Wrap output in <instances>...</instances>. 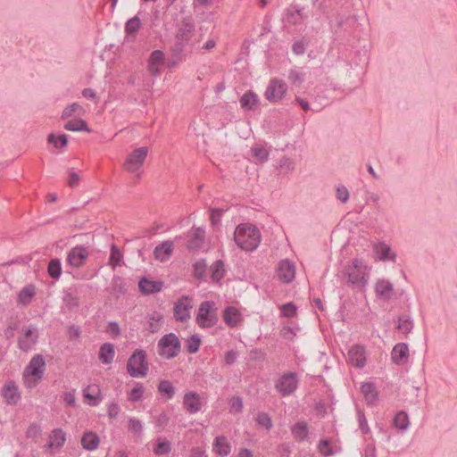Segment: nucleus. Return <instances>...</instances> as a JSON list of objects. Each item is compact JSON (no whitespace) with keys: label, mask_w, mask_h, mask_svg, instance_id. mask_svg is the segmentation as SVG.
Masks as SVG:
<instances>
[{"label":"nucleus","mask_w":457,"mask_h":457,"mask_svg":"<svg viewBox=\"0 0 457 457\" xmlns=\"http://www.w3.org/2000/svg\"><path fill=\"white\" fill-rule=\"evenodd\" d=\"M346 285L353 289L364 290L368 285L370 273L368 266L361 259H353L351 263L343 270Z\"/></svg>","instance_id":"f257e3e1"},{"label":"nucleus","mask_w":457,"mask_h":457,"mask_svg":"<svg viewBox=\"0 0 457 457\" xmlns=\"http://www.w3.org/2000/svg\"><path fill=\"white\" fill-rule=\"evenodd\" d=\"M237 245L245 251L255 250L261 242L260 230L251 224H240L234 233Z\"/></svg>","instance_id":"f03ea898"},{"label":"nucleus","mask_w":457,"mask_h":457,"mask_svg":"<svg viewBox=\"0 0 457 457\" xmlns=\"http://www.w3.org/2000/svg\"><path fill=\"white\" fill-rule=\"evenodd\" d=\"M46 361L41 354H36L30 360L23 372L24 384L28 388L36 387L43 378Z\"/></svg>","instance_id":"7ed1b4c3"},{"label":"nucleus","mask_w":457,"mask_h":457,"mask_svg":"<svg viewBox=\"0 0 457 457\" xmlns=\"http://www.w3.org/2000/svg\"><path fill=\"white\" fill-rule=\"evenodd\" d=\"M148 369L146 352L141 349L136 350L128 361V373L133 378L145 377L147 374Z\"/></svg>","instance_id":"20e7f679"},{"label":"nucleus","mask_w":457,"mask_h":457,"mask_svg":"<svg viewBox=\"0 0 457 457\" xmlns=\"http://www.w3.org/2000/svg\"><path fill=\"white\" fill-rule=\"evenodd\" d=\"M180 352V341L174 333L164 335L158 342L159 355L171 359L176 357Z\"/></svg>","instance_id":"39448f33"},{"label":"nucleus","mask_w":457,"mask_h":457,"mask_svg":"<svg viewBox=\"0 0 457 457\" xmlns=\"http://www.w3.org/2000/svg\"><path fill=\"white\" fill-rule=\"evenodd\" d=\"M214 306L215 303L211 301H204L200 304L196 315V321L200 327L212 328L216 325L218 316Z\"/></svg>","instance_id":"423d86ee"},{"label":"nucleus","mask_w":457,"mask_h":457,"mask_svg":"<svg viewBox=\"0 0 457 457\" xmlns=\"http://www.w3.org/2000/svg\"><path fill=\"white\" fill-rule=\"evenodd\" d=\"M299 379L297 374L293 371H288L278 378L275 383V389L281 396H289L296 391Z\"/></svg>","instance_id":"0eeeda50"},{"label":"nucleus","mask_w":457,"mask_h":457,"mask_svg":"<svg viewBox=\"0 0 457 457\" xmlns=\"http://www.w3.org/2000/svg\"><path fill=\"white\" fill-rule=\"evenodd\" d=\"M38 340V328L37 325L30 324L21 329L18 337V347L21 351L28 353L31 351Z\"/></svg>","instance_id":"6e6552de"},{"label":"nucleus","mask_w":457,"mask_h":457,"mask_svg":"<svg viewBox=\"0 0 457 457\" xmlns=\"http://www.w3.org/2000/svg\"><path fill=\"white\" fill-rule=\"evenodd\" d=\"M148 154V148L142 146L132 151L124 162V169L129 172H136L144 164Z\"/></svg>","instance_id":"1a4fd4ad"},{"label":"nucleus","mask_w":457,"mask_h":457,"mask_svg":"<svg viewBox=\"0 0 457 457\" xmlns=\"http://www.w3.org/2000/svg\"><path fill=\"white\" fill-rule=\"evenodd\" d=\"M287 91V84L283 80L275 78L270 80L264 96L269 102L277 103L284 97Z\"/></svg>","instance_id":"9d476101"},{"label":"nucleus","mask_w":457,"mask_h":457,"mask_svg":"<svg viewBox=\"0 0 457 457\" xmlns=\"http://www.w3.org/2000/svg\"><path fill=\"white\" fill-rule=\"evenodd\" d=\"M193 308L192 299L188 296H182L174 304V317L177 320L185 322L190 318V310Z\"/></svg>","instance_id":"9b49d317"},{"label":"nucleus","mask_w":457,"mask_h":457,"mask_svg":"<svg viewBox=\"0 0 457 457\" xmlns=\"http://www.w3.org/2000/svg\"><path fill=\"white\" fill-rule=\"evenodd\" d=\"M277 276L283 283H291L295 277V262L288 259L281 260L277 268Z\"/></svg>","instance_id":"f8f14e48"},{"label":"nucleus","mask_w":457,"mask_h":457,"mask_svg":"<svg viewBox=\"0 0 457 457\" xmlns=\"http://www.w3.org/2000/svg\"><path fill=\"white\" fill-rule=\"evenodd\" d=\"M89 253L87 249L82 245H76L67 255L66 262L74 268L81 267L87 259Z\"/></svg>","instance_id":"ddd939ff"},{"label":"nucleus","mask_w":457,"mask_h":457,"mask_svg":"<svg viewBox=\"0 0 457 457\" xmlns=\"http://www.w3.org/2000/svg\"><path fill=\"white\" fill-rule=\"evenodd\" d=\"M183 407L189 414H195L203 408L200 395L194 391L186 393L183 396Z\"/></svg>","instance_id":"4468645a"},{"label":"nucleus","mask_w":457,"mask_h":457,"mask_svg":"<svg viewBox=\"0 0 457 457\" xmlns=\"http://www.w3.org/2000/svg\"><path fill=\"white\" fill-rule=\"evenodd\" d=\"M349 362L357 368H363L366 364V352L362 345H355L348 351Z\"/></svg>","instance_id":"2eb2a0df"},{"label":"nucleus","mask_w":457,"mask_h":457,"mask_svg":"<svg viewBox=\"0 0 457 457\" xmlns=\"http://www.w3.org/2000/svg\"><path fill=\"white\" fill-rule=\"evenodd\" d=\"M194 30L195 24L192 19L189 17L184 18L176 35L177 40L188 42Z\"/></svg>","instance_id":"dca6fc26"},{"label":"nucleus","mask_w":457,"mask_h":457,"mask_svg":"<svg viewBox=\"0 0 457 457\" xmlns=\"http://www.w3.org/2000/svg\"><path fill=\"white\" fill-rule=\"evenodd\" d=\"M375 293L379 299L389 300L394 295L393 284L386 279H378L375 284Z\"/></svg>","instance_id":"f3484780"},{"label":"nucleus","mask_w":457,"mask_h":457,"mask_svg":"<svg viewBox=\"0 0 457 457\" xmlns=\"http://www.w3.org/2000/svg\"><path fill=\"white\" fill-rule=\"evenodd\" d=\"M391 359L395 364H403L409 359V346L405 343L396 344L391 353Z\"/></svg>","instance_id":"a211bd4d"},{"label":"nucleus","mask_w":457,"mask_h":457,"mask_svg":"<svg viewBox=\"0 0 457 457\" xmlns=\"http://www.w3.org/2000/svg\"><path fill=\"white\" fill-rule=\"evenodd\" d=\"M374 252L380 261L395 262L396 254L392 251L391 247L385 242H378L373 246Z\"/></svg>","instance_id":"6ab92c4d"},{"label":"nucleus","mask_w":457,"mask_h":457,"mask_svg":"<svg viewBox=\"0 0 457 457\" xmlns=\"http://www.w3.org/2000/svg\"><path fill=\"white\" fill-rule=\"evenodd\" d=\"M213 452L220 456H228L231 452V445L225 436H218L212 444Z\"/></svg>","instance_id":"aec40b11"},{"label":"nucleus","mask_w":457,"mask_h":457,"mask_svg":"<svg viewBox=\"0 0 457 457\" xmlns=\"http://www.w3.org/2000/svg\"><path fill=\"white\" fill-rule=\"evenodd\" d=\"M162 282L153 281L146 278H142L138 283L139 290L143 295L158 293L162 290Z\"/></svg>","instance_id":"412c9836"},{"label":"nucleus","mask_w":457,"mask_h":457,"mask_svg":"<svg viewBox=\"0 0 457 457\" xmlns=\"http://www.w3.org/2000/svg\"><path fill=\"white\" fill-rule=\"evenodd\" d=\"M3 396L8 404H17L21 399L18 387L14 382H9L3 388Z\"/></svg>","instance_id":"4be33fe9"},{"label":"nucleus","mask_w":457,"mask_h":457,"mask_svg":"<svg viewBox=\"0 0 457 457\" xmlns=\"http://www.w3.org/2000/svg\"><path fill=\"white\" fill-rule=\"evenodd\" d=\"M172 250L173 242L167 240L154 248V254L155 259L161 262H165L170 257Z\"/></svg>","instance_id":"5701e85b"},{"label":"nucleus","mask_w":457,"mask_h":457,"mask_svg":"<svg viewBox=\"0 0 457 457\" xmlns=\"http://www.w3.org/2000/svg\"><path fill=\"white\" fill-rule=\"evenodd\" d=\"M81 445L87 451H94L98 448L100 438L96 433L93 431H86L81 437Z\"/></svg>","instance_id":"b1692460"},{"label":"nucleus","mask_w":457,"mask_h":457,"mask_svg":"<svg viewBox=\"0 0 457 457\" xmlns=\"http://www.w3.org/2000/svg\"><path fill=\"white\" fill-rule=\"evenodd\" d=\"M291 433L297 442H303L308 439L309 427L305 421H297L291 427Z\"/></svg>","instance_id":"393cba45"},{"label":"nucleus","mask_w":457,"mask_h":457,"mask_svg":"<svg viewBox=\"0 0 457 457\" xmlns=\"http://www.w3.org/2000/svg\"><path fill=\"white\" fill-rule=\"evenodd\" d=\"M115 355L114 346L110 343H104L101 345L99 350V360L104 364H110L112 362Z\"/></svg>","instance_id":"a878e982"},{"label":"nucleus","mask_w":457,"mask_h":457,"mask_svg":"<svg viewBox=\"0 0 457 457\" xmlns=\"http://www.w3.org/2000/svg\"><path fill=\"white\" fill-rule=\"evenodd\" d=\"M204 230L201 228H195L187 241V247L190 250L199 249L204 242Z\"/></svg>","instance_id":"bb28decb"},{"label":"nucleus","mask_w":457,"mask_h":457,"mask_svg":"<svg viewBox=\"0 0 457 457\" xmlns=\"http://www.w3.org/2000/svg\"><path fill=\"white\" fill-rule=\"evenodd\" d=\"M239 103L244 110H253L258 103V96L253 91L248 90L240 97Z\"/></svg>","instance_id":"cd10ccee"},{"label":"nucleus","mask_w":457,"mask_h":457,"mask_svg":"<svg viewBox=\"0 0 457 457\" xmlns=\"http://www.w3.org/2000/svg\"><path fill=\"white\" fill-rule=\"evenodd\" d=\"M65 440L66 434L62 428H54L49 436L48 447L61 448L64 445Z\"/></svg>","instance_id":"c85d7f7f"},{"label":"nucleus","mask_w":457,"mask_h":457,"mask_svg":"<svg viewBox=\"0 0 457 457\" xmlns=\"http://www.w3.org/2000/svg\"><path fill=\"white\" fill-rule=\"evenodd\" d=\"M307 16L303 12V10L296 9L295 7L288 8L286 13V19L287 22L297 25L303 22Z\"/></svg>","instance_id":"c756f323"},{"label":"nucleus","mask_w":457,"mask_h":457,"mask_svg":"<svg viewBox=\"0 0 457 457\" xmlns=\"http://www.w3.org/2000/svg\"><path fill=\"white\" fill-rule=\"evenodd\" d=\"M239 312L236 307L228 306L224 311V321L229 327H236L239 321Z\"/></svg>","instance_id":"7c9ffc66"},{"label":"nucleus","mask_w":457,"mask_h":457,"mask_svg":"<svg viewBox=\"0 0 457 457\" xmlns=\"http://www.w3.org/2000/svg\"><path fill=\"white\" fill-rule=\"evenodd\" d=\"M361 391L368 403L373 404L375 403L378 397V393L373 383H363L361 386Z\"/></svg>","instance_id":"2f4dec72"},{"label":"nucleus","mask_w":457,"mask_h":457,"mask_svg":"<svg viewBox=\"0 0 457 457\" xmlns=\"http://www.w3.org/2000/svg\"><path fill=\"white\" fill-rule=\"evenodd\" d=\"M64 129L70 131L91 132V129L88 128L87 121L82 119H74L67 121L64 124Z\"/></svg>","instance_id":"473e14b6"},{"label":"nucleus","mask_w":457,"mask_h":457,"mask_svg":"<svg viewBox=\"0 0 457 457\" xmlns=\"http://www.w3.org/2000/svg\"><path fill=\"white\" fill-rule=\"evenodd\" d=\"M414 327L413 320L408 314H402L398 318L397 329L403 334H409Z\"/></svg>","instance_id":"72a5a7b5"},{"label":"nucleus","mask_w":457,"mask_h":457,"mask_svg":"<svg viewBox=\"0 0 457 457\" xmlns=\"http://www.w3.org/2000/svg\"><path fill=\"white\" fill-rule=\"evenodd\" d=\"M83 395H84L85 398L90 400L89 404L92 406H96L102 400V397L100 395V389L91 386H88L84 390Z\"/></svg>","instance_id":"f704fd0d"},{"label":"nucleus","mask_w":457,"mask_h":457,"mask_svg":"<svg viewBox=\"0 0 457 457\" xmlns=\"http://www.w3.org/2000/svg\"><path fill=\"white\" fill-rule=\"evenodd\" d=\"M211 271L212 279L215 282H220L225 274L224 262L221 260H217L211 266Z\"/></svg>","instance_id":"c9c22d12"},{"label":"nucleus","mask_w":457,"mask_h":457,"mask_svg":"<svg viewBox=\"0 0 457 457\" xmlns=\"http://www.w3.org/2000/svg\"><path fill=\"white\" fill-rule=\"evenodd\" d=\"M141 21L138 18V16H134L130 18L126 23H125V32L128 36H133L135 37L139 29L141 28Z\"/></svg>","instance_id":"e433bc0d"},{"label":"nucleus","mask_w":457,"mask_h":457,"mask_svg":"<svg viewBox=\"0 0 457 457\" xmlns=\"http://www.w3.org/2000/svg\"><path fill=\"white\" fill-rule=\"evenodd\" d=\"M47 272L52 278L55 280L59 279L62 274L61 261L57 258L52 259L48 263Z\"/></svg>","instance_id":"4c0bfd02"},{"label":"nucleus","mask_w":457,"mask_h":457,"mask_svg":"<svg viewBox=\"0 0 457 457\" xmlns=\"http://www.w3.org/2000/svg\"><path fill=\"white\" fill-rule=\"evenodd\" d=\"M158 391L161 394H165L166 399L170 400L174 397L176 390L172 383L169 380H161L158 385Z\"/></svg>","instance_id":"58836bf2"},{"label":"nucleus","mask_w":457,"mask_h":457,"mask_svg":"<svg viewBox=\"0 0 457 457\" xmlns=\"http://www.w3.org/2000/svg\"><path fill=\"white\" fill-rule=\"evenodd\" d=\"M35 295V289L32 286L23 287L19 295L18 301L22 305H27L30 303L32 297Z\"/></svg>","instance_id":"ea45409f"},{"label":"nucleus","mask_w":457,"mask_h":457,"mask_svg":"<svg viewBox=\"0 0 457 457\" xmlns=\"http://www.w3.org/2000/svg\"><path fill=\"white\" fill-rule=\"evenodd\" d=\"M410 421L407 413L403 411H398L394 418V425L402 430L409 427Z\"/></svg>","instance_id":"a19ab883"},{"label":"nucleus","mask_w":457,"mask_h":457,"mask_svg":"<svg viewBox=\"0 0 457 457\" xmlns=\"http://www.w3.org/2000/svg\"><path fill=\"white\" fill-rule=\"evenodd\" d=\"M84 112L85 111L83 107L79 104L73 103L65 107V109L62 111V119H68L71 117L74 113L83 114Z\"/></svg>","instance_id":"79ce46f5"},{"label":"nucleus","mask_w":457,"mask_h":457,"mask_svg":"<svg viewBox=\"0 0 457 457\" xmlns=\"http://www.w3.org/2000/svg\"><path fill=\"white\" fill-rule=\"evenodd\" d=\"M122 253L120 249L115 245H112L109 264L112 267V269H115L120 265Z\"/></svg>","instance_id":"37998d69"},{"label":"nucleus","mask_w":457,"mask_h":457,"mask_svg":"<svg viewBox=\"0 0 457 457\" xmlns=\"http://www.w3.org/2000/svg\"><path fill=\"white\" fill-rule=\"evenodd\" d=\"M207 264L204 260H199L193 265V275L196 279H203L205 274Z\"/></svg>","instance_id":"c03bdc74"},{"label":"nucleus","mask_w":457,"mask_h":457,"mask_svg":"<svg viewBox=\"0 0 457 457\" xmlns=\"http://www.w3.org/2000/svg\"><path fill=\"white\" fill-rule=\"evenodd\" d=\"M47 142L54 144L56 148H62L68 144V137L66 135H61L58 137L54 134L51 133L47 137Z\"/></svg>","instance_id":"a18cd8bd"},{"label":"nucleus","mask_w":457,"mask_h":457,"mask_svg":"<svg viewBox=\"0 0 457 457\" xmlns=\"http://www.w3.org/2000/svg\"><path fill=\"white\" fill-rule=\"evenodd\" d=\"M255 421L258 425L264 427L267 430H270L273 426L270 415L266 412H259L256 415Z\"/></svg>","instance_id":"49530a36"},{"label":"nucleus","mask_w":457,"mask_h":457,"mask_svg":"<svg viewBox=\"0 0 457 457\" xmlns=\"http://www.w3.org/2000/svg\"><path fill=\"white\" fill-rule=\"evenodd\" d=\"M252 153L253 155L262 162H266L269 159V152L263 146L255 145L252 148Z\"/></svg>","instance_id":"de8ad7c7"},{"label":"nucleus","mask_w":457,"mask_h":457,"mask_svg":"<svg viewBox=\"0 0 457 457\" xmlns=\"http://www.w3.org/2000/svg\"><path fill=\"white\" fill-rule=\"evenodd\" d=\"M171 451L170 443L169 441L158 440L154 452L157 455H164L170 453Z\"/></svg>","instance_id":"09e8293b"},{"label":"nucleus","mask_w":457,"mask_h":457,"mask_svg":"<svg viewBox=\"0 0 457 457\" xmlns=\"http://www.w3.org/2000/svg\"><path fill=\"white\" fill-rule=\"evenodd\" d=\"M63 302L69 308H75L79 305V298L69 290L63 293Z\"/></svg>","instance_id":"8fccbe9b"},{"label":"nucleus","mask_w":457,"mask_h":457,"mask_svg":"<svg viewBox=\"0 0 457 457\" xmlns=\"http://www.w3.org/2000/svg\"><path fill=\"white\" fill-rule=\"evenodd\" d=\"M288 79L292 85L299 87L304 80V74L296 70H291L288 74Z\"/></svg>","instance_id":"3c124183"},{"label":"nucleus","mask_w":457,"mask_h":457,"mask_svg":"<svg viewBox=\"0 0 457 457\" xmlns=\"http://www.w3.org/2000/svg\"><path fill=\"white\" fill-rule=\"evenodd\" d=\"M200 345H201V340L197 336L194 335V336L190 337L187 341V348L188 353H196L199 350Z\"/></svg>","instance_id":"603ef678"},{"label":"nucleus","mask_w":457,"mask_h":457,"mask_svg":"<svg viewBox=\"0 0 457 457\" xmlns=\"http://www.w3.org/2000/svg\"><path fill=\"white\" fill-rule=\"evenodd\" d=\"M357 419L359 422V428L362 434H368L370 432V428L365 414L361 409H357Z\"/></svg>","instance_id":"864d4df0"},{"label":"nucleus","mask_w":457,"mask_h":457,"mask_svg":"<svg viewBox=\"0 0 457 457\" xmlns=\"http://www.w3.org/2000/svg\"><path fill=\"white\" fill-rule=\"evenodd\" d=\"M148 63L150 64H163L164 63V54L161 50H154L151 53Z\"/></svg>","instance_id":"5fc2aeb1"},{"label":"nucleus","mask_w":457,"mask_h":457,"mask_svg":"<svg viewBox=\"0 0 457 457\" xmlns=\"http://www.w3.org/2000/svg\"><path fill=\"white\" fill-rule=\"evenodd\" d=\"M281 315L287 318H292L296 314V307L293 303L283 304L280 308Z\"/></svg>","instance_id":"6e6d98bb"},{"label":"nucleus","mask_w":457,"mask_h":457,"mask_svg":"<svg viewBox=\"0 0 457 457\" xmlns=\"http://www.w3.org/2000/svg\"><path fill=\"white\" fill-rule=\"evenodd\" d=\"M336 196L342 203H346L349 199V191L344 185H338L336 187Z\"/></svg>","instance_id":"4d7b16f0"},{"label":"nucleus","mask_w":457,"mask_h":457,"mask_svg":"<svg viewBox=\"0 0 457 457\" xmlns=\"http://www.w3.org/2000/svg\"><path fill=\"white\" fill-rule=\"evenodd\" d=\"M211 222L213 226L218 225L220 222V219L222 217V214L224 212L223 209L220 208H211Z\"/></svg>","instance_id":"13d9d810"},{"label":"nucleus","mask_w":457,"mask_h":457,"mask_svg":"<svg viewBox=\"0 0 457 457\" xmlns=\"http://www.w3.org/2000/svg\"><path fill=\"white\" fill-rule=\"evenodd\" d=\"M231 411L234 412H241L244 407L243 400L239 396L232 397L229 400Z\"/></svg>","instance_id":"bf43d9fd"},{"label":"nucleus","mask_w":457,"mask_h":457,"mask_svg":"<svg viewBox=\"0 0 457 457\" xmlns=\"http://www.w3.org/2000/svg\"><path fill=\"white\" fill-rule=\"evenodd\" d=\"M319 450L323 456H328L333 454V450L329 445V443L326 439H321L319 443Z\"/></svg>","instance_id":"052dcab7"},{"label":"nucleus","mask_w":457,"mask_h":457,"mask_svg":"<svg viewBox=\"0 0 457 457\" xmlns=\"http://www.w3.org/2000/svg\"><path fill=\"white\" fill-rule=\"evenodd\" d=\"M143 429L142 422L136 419L131 418L129 421V430L133 433H140Z\"/></svg>","instance_id":"680f3d73"},{"label":"nucleus","mask_w":457,"mask_h":457,"mask_svg":"<svg viewBox=\"0 0 457 457\" xmlns=\"http://www.w3.org/2000/svg\"><path fill=\"white\" fill-rule=\"evenodd\" d=\"M106 332L113 337H117L120 334V325L116 321H110L107 325Z\"/></svg>","instance_id":"e2e57ef3"},{"label":"nucleus","mask_w":457,"mask_h":457,"mask_svg":"<svg viewBox=\"0 0 457 457\" xmlns=\"http://www.w3.org/2000/svg\"><path fill=\"white\" fill-rule=\"evenodd\" d=\"M41 433L40 426L36 423H32L26 431V436L28 438H35Z\"/></svg>","instance_id":"0e129e2a"},{"label":"nucleus","mask_w":457,"mask_h":457,"mask_svg":"<svg viewBox=\"0 0 457 457\" xmlns=\"http://www.w3.org/2000/svg\"><path fill=\"white\" fill-rule=\"evenodd\" d=\"M162 319V316L160 314H157V315H153L151 318H150V320L148 322V328L147 329L151 332V333H155L158 331L159 329V326L156 324L157 321L161 320Z\"/></svg>","instance_id":"69168bd1"},{"label":"nucleus","mask_w":457,"mask_h":457,"mask_svg":"<svg viewBox=\"0 0 457 457\" xmlns=\"http://www.w3.org/2000/svg\"><path fill=\"white\" fill-rule=\"evenodd\" d=\"M144 394V389L142 386L135 387L131 390L129 395V400L133 402H137L141 399Z\"/></svg>","instance_id":"338daca9"},{"label":"nucleus","mask_w":457,"mask_h":457,"mask_svg":"<svg viewBox=\"0 0 457 457\" xmlns=\"http://www.w3.org/2000/svg\"><path fill=\"white\" fill-rule=\"evenodd\" d=\"M120 412V406L116 403H112L108 406V415L111 419H115Z\"/></svg>","instance_id":"774afa93"}]
</instances>
